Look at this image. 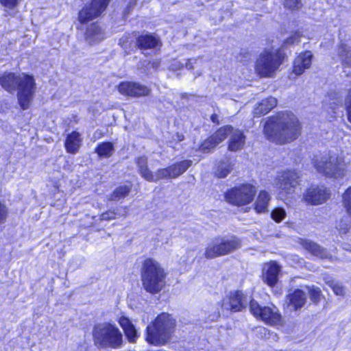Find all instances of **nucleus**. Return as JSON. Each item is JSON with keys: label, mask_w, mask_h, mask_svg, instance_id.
Here are the masks:
<instances>
[{"label": "nucleus", "mask_w": 351, "mask_h": 351, "mask_svg": "<svg viewBox=\"0 0 351 351\" xmlns=\"http://www.w3.org/2000/svg\"><path fill=\"white\" fill-rule=\"evenodd\" d=\"M184 138V136L183 134H177V140L178 141H182Z\"/></svg>", "instance_id": "obj_55"}, {"label": "nucleus", "mask_w": 351, "mask_h": 351, "mask_svg": "<svg viewBox=\"0 0 351 351\" xmlns=\"http://www.w3.org/2000/svg\"><path fill=\"white\" fill-rule=\"evenodd\" d=\"M160 65V62L158 60H153L152 61H149L145 65V71L147 75L150 73V70L153 69L156 71Z\"/></svg>", "instance_id": "obj_45"}, {"label": "nucleus", "mask_w": 351, "mask_h": 351, "mask_svg": "<svg viewBox=\"0 0 351 351\" xmlns=\"http://www.w3.org/2000/svg\"><path fill=\"white\" fill-rule=\"evenodd\" d=\"M218 144L215 140L210 136L206 140H205L199 147V149L204 152H209L213 149Z\"/></svg>", "instance_id": "obj_40"}, {"label": "nucleus", "mask_w": 351, "mask_h": 351, "mask_svg": "<svg viewBox=\"0 0 351 351\" xmlns=\"http://www.w3.org/2000/svg\"><path fill=\"white\" fill-rule=\"evenodd\" d=\"M309 293L310 298L313 302H317L319 300L321 291L318 287L314 286L306 287Z\"/></svg>", "instance_id": "obj_43"}, {"label": "nucleus", "mask_w": 351, "mask_h": 351, "mask_svg": "<svg viewBox=\"0 0 351 351\" xmlns=\"http://www.w3.org/2000/svg\"><path fill=\"white\" fill-rule=\"evenodd\" d=\"M337 95L338 94L335 93L332 98V95H330L324 102L323 108L329 114L330 117H335L337 108L342 104V99L337 97Z\"/></svg>", "instance_id": "obj_27"}, {"label": "nucleus", "mask_w": 351, "mask_h": 351, "mask_svg": "<svg viewBox=\"0 0 351 351\" xmlns=\"http://www.w3.org/2000/svg\"><path fill=\"white\" fill-rule=\"evenodd\" d=\"M281 267L276 261L264 264L262 279L268 286L273 287L278 281Z\"/></svg>", "instance_id": "obj_15"}, {"label": "nucleus", "mask_w": 351, "mask_h": 351, "mask_svg": "<svg viewBox=\"0 0 351 351\" xmlns=\"http://www.w3.org/2000/svg\"><path fill=\"white\" fill-rule=\"evenodd\" d=\"M348 120L351 123V88L349 90L345 99Z\"/></svg>", "instance_id": "obj_47"}, {"label": "nucleus", "mask_w": 351, "mask_h": 351, "mask_svg": "<svg viewBox=\"0 0 351 351\" xmlns=\"http://www.w3.org/2000/svg\"><path fill=\"white\" fill-rule=\"evenodd\" d=\"M127 214L128 210L126 208L116 207L103 213L100 215V219L108 221L116 219L117 217H125Z\"/></svg>", "instance_id": "obj_32"}, {"label": "nucleus", "mask_w": 351, "mask_h": 351, "mask_svg": "<svg viewBox=\"0 0 351 351\" xmlns=\"http://www.w3.org/2000/svg\"><path fill=\"white\" fill-rule=\"evenodd\" d=\"M277 105V99L275 97H269L263 99L254 109V114L261 117L267 114Z\"/></svg>", "instance_id": "obj_25"}, {"label": "nucleus", "mask_w": 351, "mask_h": 351, "mask_svg": "<svg viewBox=\"0 0 351 351\" xmlns=\"http://www.w3.org/2000/svg\"><path fill=\"white\" fill-rule=\"evenodd\" d=\"M259 332L263 334L265 337L269 334L268 330L265 328H259Z\"/></svg>", "instance_id": "obj_53"}, {"label": "nucleus", "mask_w": 351, "mask_h": 351, "mask_svg": "<svg viewBox=\"0 0 351 351\" xmlns=\"http://www.w3.org/2000/svg\"><path fill=\"white\" fill-rule=\"evenodd\" d=\"M339 56L343 64L351 66V54L350 49L346 44H341L339 47Z\"/></svg>", "instance_id": "obj_36"}, {"label": "nucleus", "mask_w": 351, "mask_h": 351, "mask_svg": "<svg viewBox=\"0 0 351 351\" xmlns=\"http://www.w3.org/2000/svg\"><path fill=\"white\" fill-rule=\"evenodd\" d=\"M119 92L125 96L138 97L147 96L150 89L145 85L138 82H123L118 86Z\"/></svg>", "instance_id": "obj_14"}, {"label": "nucleus", "mask_w": 351, "mask_h": 351, "mask_svg": "<svg viewBox=\"0 0 351 351\" xmlns=\"http://www.w3.org/2000/svg\"><path fill=\"white\" fill-rule=\"evenodd\" d=\"M167 274L158 262L147 258L141 267V281L145 290L152 294L159 293L165 286Z\"/></svg>", "instance_id": "obj_2"}, {"label": "nucleus", "mask_w": 351, "mask_h": 351, "mask_svg": "<svg viewBox=\"0 0 351 351\" xmlns=\"http://www.w3.org/2000/svg\"><path fill=\"white\" fill-rule=\"evenodd\" d=\"M210 119L214 123H219L218 116L216 114H213L210 117Z\"/></svg>", "instance_id": "obj_52"}, {"label": "nucleus", "mask_w": 351, "mask_h": 351, "mask_svg": "<svg viewBox=\"0 0 351 351\" xmlns=\"http://www.w3.org/2000/svg\"><path fill=\"white\" fill-rule=\"evenodd\" d=\"M299 174L294 170H289L279 173L276 178V185L282 195L293 193L298 184Z\"/></svg>", "instance_id": "obj_11"}, {"label": "nucleus", "mask_w": 351, "mask_h": 351, "mask_svg": "<svg viewBox=\"0 0 351 351\" xmlns=\"http://www.w3.org/2000/svg\"><path fill=\"white\" fill-rule=\"evenodd\" d=\"M343 249L346 250V251H350L351 252V246L350 244L348 243H343Z\"/></svg>", "instance_id": "obj_54"}, {"label": "nucleus", "mask_w": 351, "mask_h": 351, "mask_svg": "<svg viewBox=\"0 0 351 351\" xmlns=\"http://www.w3.org/2000/svg\"><path fill=\"white\" fill-rule=\"evenodd\" d=\"M342 204L348 215L351 217V186L342 195Z\"/></svg>", "instance_id": "obj_38"}, {"label": "nucleus", "mask_w": 351, "mask_h": 351, "mask_svg": "<svg viewBox=\"0 0 351 351\" xmlns=\"http://www.w3.org/2000/svg\"><path fill=\"white\" fill-rule=\"evenodd\" d=\"M329 196L326 189L322 186H311L304 194V199L312 204H320L325 202Z\"/></svg>", "instance_id": "obj_16"}, {"label": "nucleus", "mask_w": 351, "mask_h": 351, "mask_svg": "<svg viewBox=\"0 0 351 351\" xmlns=\"http://www.w3.org/2000/svg\"><path fill=\"white\" fill-rule=\"evenodd\" d=\"M152 178L153 180H147V181L156 182L161 179H172L169 167L158 169L154 173L152 172Z\"/></svg>", "instance_id": "obj_37"}, {"label": "nucleus", "mask_w": 351, "mask_h": 351, "mask_svg": "<svg viewBox=\"0 0 351 351\" xmlns=\"http://www.w3.org/2000/svg\"><path fill=\"white\" fill-rule=\"evenodd\" d=\"M19 75H16L14 73H4L0 76V84L1 86L10 93L16 90L17 84L19 82Z\"/></svg>", "instance_id": "obj_22"}, {"label": "nucleus", "mask_w": 351, "mask_h": 351, "mask_svg": "<svg viewBox=\"0 0 351 351\" xmlns=\"http://www.w3.org/2000/svg\"><path fill=\"white\" fill-rule=\"evenodd\" d=\"M284 5L290 10H299L302 8V3L301 0H285Z\"/></svg>", "instance_id": "obj_44"}, {"label": "nucleus", "mask_w": 351, "mask_h": 351, "mask_svg": "<svg viewBox=\"0 0 351 351\" xmlns=\"http://www.w3.org/2000/svg\"><path fill=\"white\" fill-rule=\"evenodd\" d=\"M8 215L6 206L0 202V223H4Z\"/></svg>", "instance_id": "obj_48"}, {"label": "nucleus", "mask_w": 351, "mask_h": 351, "mask_svg": "<svg viewBox=\"0 0 351 351\" xmlns=\"http://www.w3.org/2000/svg\"><path fill=\"white\" fill-rule=\"evenodd\" d=\"M20 1L21 0H0V3L8 8H13L19 4Z\"/></svg>", "instance_id": "obj_49"}, {"label": "nucleus", "mask_w": 351, "mask_h": 351, "mask_svg": "<svg viewBox=\"0 0 351 351\" xmlns=\"http://www.w3.org/2000/svg\"><path fill=\"white\" fill-rule=\"evenodd\" d=\"M85 38L92 45L101 41L104 38V34L99 25L93 23L87 28Z\"/></svg>", "instance_id": "obj_24"}, {"label": "nucleus", "mask_w": 351, "mask_h": 351, "mask_svg": "<svg viewBox=\"0 0 351 351\" xmlns=\"http://www.w3.org/2000/svg\"><path fill=\"white\" fill-rule=\"evenodd\" d=\"M131 191V186L123 185L117 187L110 195V200H119L127 196Z\"/></svg>", "instance_id": "obj_35"}, {"label": "nucleus", "mask_w": 351, "mask_h": 351, "mask_svg": "<svg viewBox=\"0 0 351 351\" xmlns=\"http://www.w3.org/2000/svg\"><path fill=\"white\" fill-rule=\"evenodd\" d=\"M117 322L122 328L128 341L132 343H136L140 335L129 318L122 315L119 317Z\"/></svg>", "instance_id": "obj_18"}, {"label": "nucleus", "mask_w": 351, "mask_h": 351, "mask_svg": "<svg viewBox=\"0 0 351 351\" xmlns=\"http://www.w3.org/2000/svg\"><path fill=\"white\" fill-rule=\"evenodd\" d=\"M351 226V223L349 220L348 217H345L338 222L337 225V229L339 230V233L341 234H346Z\"/></svg>", "instance_id": "obj_39"}, {"label": "nucleus", "mask_w": 351, "mask_h": 351, "mask_svg": "<svg viewBox=\"0 0 351 351\" xmlns=\"http://www.w3.org/2000/svg\"><path fill=\"white\" fill-rule=\"evenodd\" d=\"M136 165L140 175L146 180H153L152 171L148 168L147 158L145 156H140L136 158Z\"/></svg>", "instance_id": "obj_30"}, {"label": "nucleus", "mask_w": 351, "mask_h": 351, "mask_svg": "<svg viewBox=\"0 0 351 351\" xmlns=\"http://www.w3.org/2000/svg\"><path fill=\"white\" fill-rule=\"evenodd\" d=\"M245 143V136L243 132L233 128L229 136L228 149L237 152L243 148Z\"/></svg>", "instance_id": "obj_21"}, {"label": "nucleus", "mask_w": 351, "mask_h": 351, "mask_svg": "<svg viewBox=\"0 0 351 351\" xmlns=\"http://www.w3.org/2000/svg\"><path fill=\"white\" fill-rule=\"evenodd\" d=\"M114 152L113 144L110 142H104L99 144L95 148V152L99 157L109 158Z\"/></svg>", "instance_id": "obj_33"}, {"label": "nucleus", "mask_w": 351, "mask_h": 351, "mask_svg": "<svg viewBox=\"0 0 351 351\" xmlns=\"http://www.w3.org/2000/svg\"><path fill=\"white\" fill-rule=\"evenodd\" d=\"M271 218L277 223L282 221L286 217V212L282 208H276L271 213Z\"/></svg>", "instance_id": "obj_41"}, {"label": "nucleus", "mask_w": 351, "mask_h": 351, "mask_svg": "<svg viewBox=\"0 0 351 351\" xmlns=\"http://www.w3.org/2000/svg\"><path fill=\"white\" fill-rule=\"evenodd\" d=\"M82 144L80 134L77 132H73L68 134L65 140L64 146L69 154H76Z\"/></svg>", "instance_id": "obj_23"}, {"label": "nucleus", "mask_w": 351, "mask_h": 351, "mask_svg": "<svg viewBox=\"0 0 351 351\" xmlns=\"http://www.w3.org/2000/svg\"><path fill=\"white\" fill-rule=\"evenodd\" d=\"M256 193L254 186L251 184H243L228 191L226 194V199L233 205H246L252 202Z\"/></svg>", "instance_id": "obj_9"}, {"label": "nucleus", "mask_w": 351, "mask_h": 351, "mask_svg": "<svg viewBox=\"0 0 351 351\" xmlns=\"http://www.w3.org/2000/svg\"><path fill=\"white\" fill-rule=\"evenodd\" d=\"M175 327V320L168 313L159 315L147 326L146 340L150 344L160 346L170 339Z\"/></svg>", "instance_id": "obj_4"}, {"label": "nucleus", "mask_w": 351, "mask_h": 351, "mask_svg": "<svg viewBox=\"0 0 351 351\" xmlns=\"http://www.w3.org/2000/svg\"><path fill=\"white\" fill-rule=\"evenodd\" d=\"M137 0H130L125 10L124 14H129L130 10L136 4Z\"/></svg>", "instance_id": "obj_51"}, {"label": "nucleus", "mask_w": 351, "mask_h": 351, "mask_svg": "<svg viewBox=\"0 0 351 351\" xmlns=\"http://www.w3.org/2000/svg\"><path fill=\"white\" fill-rule=\"evenodd\" d=\"M233 127L231 125H226L220 128L211 136L214 138L217 144H219L223 140H225L231 134Z\"/></svg>", "instance_id": "obj_34"}, {"label": "nucleus", "mask_w": 351, "mask_h": 351, "mask_svg": "<svg viewBox=\"0 0 351 351\" xmlns=\"http://www.w3.org/2000/svg\"><path fill=\"white\" fill-rule=\"evenodd\" d=\"M36 89V82L33 76L25 73L20 74L16 90L19 103L23 110L29 107Z\"/></svg>", "instance_id": "obj_8"}, {"label": "nucleus", "mask_w": 351, "mask_h": 351, "mask_svg": "<svg viewBox=\"0 0 351 351\" xmlns=\"http://www.w3.org/2000/svg\"><path fill=\"white\" fill-rule=\"evenodd\" d=\"M287 298L289 305L292 306L294 310L301 308L306 302V294L300 289H295Z\"/></svg>", "instance_id": "obj_26"}, {"label": "nucleus", "mask_w": 351, "mask_h": 351, "mask_svg": "<svg viewBox=\"0 0 351 351\" xmlns=\"http://www.w3.org/2000/svg\"><path fill=\"white\" fill-rule=\"evenodd\" d=\"M250 298L241 291L230 292L223 300L222 308L232 312H238L245 308L250 303Z\"/></svg>", "instance_id": "obj_12"}, {"label": "nucleus", "mask_w": 351, "mask_h": 351, "mask_svg": "<svg viewBox=\"0 0 351 351\" xmlns=\"http://www.w3.org/2000/svg\"><path fill=\"white\" fill-rule=\"evenodd\" d=\"M233 164L230 159L226 158L221 160L217 167L215 175L218 178H223L226 177L232 169Z\"/></svg>", "instance_id": "obj_31"}, {"label": "nucleus", "mask_w": 351, "mask_h": 351, "mask_svg": "<svg viewBox=\"0 0 351 351\" xmlns=\"http://www.w3.org/2000/svg\"><path fill=\"white\" fill-rule=\"evenodd\" d=\"M160 44V38L152 34H142L136 39V45L141 50L154 49Z\"/></svg>", "instance_id": "obj_20"}, {"label": "nucleus", "mask_w": 351, "mask_h": 351, "mask_svg": "<svg viewBox=\"0 0 351 351\" xmlns=\"http://www.w3.org/2000/svg\"><path fill=\"white\" fill-rule=\"evenodd\" d=\"M192 165V160H185L169 167L172 179L184 173Z\"/></svg>", "instance_id": "obj_29"}, {"label": "nucleus", "mask_w": 351, "mask_h": 351, "mask_svg": "<svg viewBox=\"0 0 351 351\" xmlns=\"http://www.w3.org/2000/svg\"><path fill=\"white\" fill-rule=\"evenodd\" d=\"M301 245L305 250H306L313 256L320 258L330 259L332 258V255L327 251L326 249L312 241L302 240Z\"/></svg>", "instance_id": "obj_19"}, {"label": "nucleus", "mask_w": 351, "mask_h": 351, "mask_svg": "<svg viewBox=\"0 0 351 351\" xmlns=\"http://www.w3.org/2000/svg\"><path fill=\"white\" fill-rule=\"evenodd\" d=\"M301 35L299 32L293 33L284 43L285 45H294L298 44L300 41Z\"/></svg>", "instance_id": "obj_46"}, {"label": "nucleus", "mask_w": 351, "mask_h": 351, "mask_svg": "<svg viewBox=\"0 0 351 351\" xmlns=\"http://www.w3.org/2000/svg\"><path fill=\"white\" fill-rule=\"evenodd\" d=\"M95 345L103 348L119 349L123 343V335L114 324L104 322L96 324L93 330Z\"/></svg>", "instance_id": "obj_3"}, {"label": "nucleus", "mask_w": 351, "mask_h": 351, "mask_svg": "<svg viewBox=\"0 0 351 351\" xmlns=\"http://www.w3.org/2000/svg\"><path fill=\"white\" fill-rule=\"evenodd\" d=\"M199 60L197 58H191L189 59L185 62V66L188 69H193L194 68V65L198 62Z\"/></svg>", "instance_id": "obj_50"}, {"label": "nucleus", "mask_w": 351, "mask_h": 351, "mask_svg": "<svg viewBox=\"0 0 351 351\" xmlns=\"http://www.w3.org/2000/svg\"><path fill=\"white\" fill-rule=\"evenodd\" d=\"M314 165L317 170L328 178H342L345 176L348 166L345 162L335 156H324L320 159H315Z\"/></svg>", "instance_id": "obj_6"}, {"label": "nucleus", "mask_w": 351, "mask_h": 351, "mask_svg": "<svg viewBox=\"0 0 351 351\" xmlns=\"http://www.w3.org/2000/svg\"><path fill=\"white\" fill-rule=\"evenodd\" d=\"M271 197L265 191H260L254 204V208L258 213H264L267 210Z\"/></svg>", "instance_id": "obj_28"}, {"label": "nucleus", "mask_w": 351, "mask_h": 351, "mask_svg": "<svg viewBox=\"0 0 351 351\" xmlns=\"http://www.w3.org/2000/svg\"><path fill=\"white\" fill-rule=\"evenodd\" d=\"M250 310L256 318L261 319L265 324L276 326L281 322V315L275 306H261L254 300H250Z\"/></svg>", "instance_id": "obj_10"}, {"label": "nucleus", "mask_w": 351, "mask_h": 351, "mask_svg": "<svg viewBox=\"0 0 351 351\" xmlns=\"http://www.w3.org/2000/svg\"><path fill=\"white\" fill-rule=\"evenodd\" d=\"M298 119L291 112H278L269 118L264 126L267 138L276 144H285L295 140L300 134Z\"/></svg>", "instance_id": "obj_1"}, {"label": "nucleus", "mask_w": 351, "mask_h": 351, "mask_svg": "<svg viewBox=\"0 0 351 351\" xmlns=\"http://www.w3.org/2000/svg\"><path fill=\"white\" fill-rule=\"evenodd\" d=\"M326 283L332 288V291L337 295H343L345 294L344 287L330 280L326 281Z\"/></svg>", "instance_id": "obj_42"}, {"label": "nucleus", "mask_w": 351, "mask_h": 351, "mask_svg": "<svg viewBox=\"0 0 351 351\" xmlns=\"http://www.w3.org/2000/svg\"><path fill=\"white\" fill-rule=\"evenodd\" d=\"M110 0H93L79 12V20L82 23L99 16L106 8Z\"/></svg>", "instance_id": "obj_13"}, {"label": "nucleus", "mask_w": 351, "mask_h": 351, "mask_svg": "<svg viewBox=\"0 0 351 351\" xmlns=\"http://www.w3.org/2000/svg\"><path fill=\"white\" fill-rule=\"evenodd\" d=\"M282 63L278 51H265L261 53L256 62V72L261 77H271Z\"/></svg>", "instance_id": "obj_7"}, {"label": "nucleus", "mask_w": 351, "mask_h": 351, "mask_svg": "<svg viewBox=\"0 0 351 351\" xmlns=\"http://www.w3.org/2000/svg\"><path fill=\"white\" fill-rule=\"evenodd\" d=\"M240 240L234 236L217 237L207 245L204 256L206 258H214L230 254L239 248Z\"/></svg>", "instance_id": "obj_5"}, {"label": "nucleus", "mask_w": 351, "mask_h": 351, "mask_svg": "<svg viewBox=\"0 0 351 351\" xmlns=\"http://www.w3.org/2000/svg\"><path fill=\"white\" fill-rule=\"evenodd\" d=\"M313 54L310 51L300 53L293 62V73L296 75L302 74L312 63Z\"/></svg>", "instance_id": "obj_17"}]
</instances>
